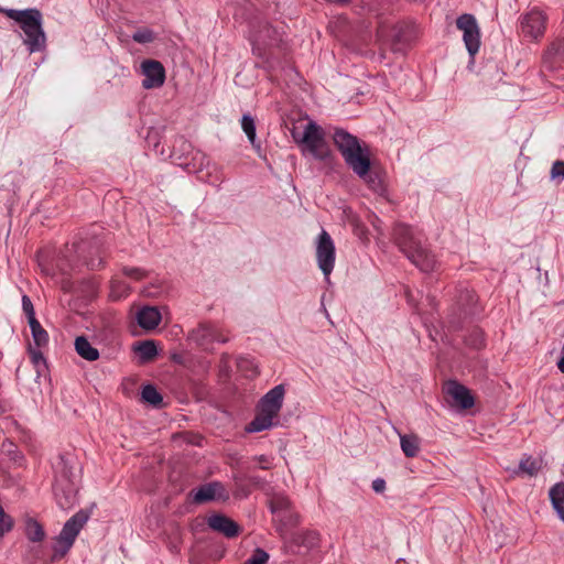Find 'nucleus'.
<instances>
[{
	"instance_id": "nucleus-1",
	"label": "nucleus",
	"mask_w": 564,
	"mask_h": 564,
	"mask_svg": "<svg viewBox=\"0 0 564 564\" xmlns=\"http://www.w3.org/2000/svg\"><path fill=\"white\" fill-rule=\"evenodd\" d=\"M333 142L346 165L362 180L373 193L384 196L387 185L383 170L371 162L369 147L343 128H336Z\"/></svg>"
},
{
	"instance_id": "nucleus-2",
	"label": "nucleus",
	"mask_w": 564,
	"mask_h": 564,
	"mask_svg": "<svg viewBox=\"0 0 564 564\" xmlns=\"http://www.w3.org/2000/svg\"><path fill=\"white\" fill-rule=\"evenodd\" d=\"M392 238L399 249L422 272H431L435 269V256L422 245L421 237L412 227L397 223L392 229Z\"/></svg>"
},
{
	"instance_id": "nucleus-3",
	"label": "nucleus",
	"mask_w": 564,
	"mask_h": 564,
	"mask_svg": "<svg viewBox=\"0 0 564 564\" xmlns=\"http://www.w3.org/2000/svg\"><path fill=\"white\" fill-rule=\"evenodd\" d=\"M90 514L91 509H80L64 523L52 546V562L62 560L69 552L80 530L89 520Z\"/></svg>"
},
{
	"instance_id": "nucleus-4",
	"label": "nucleus",
	"mask_w": 564,
	"mask_h": 564,
	"mask_svg": "<svg viewBox=\"0 0 564 564\" xmlns=\"http://www.w3.org/2000/svg\"><path fill=\"white\" fill-rule=\"evenodd\" d=\"M292 138L302 147L303 151H308L318 161L324 162L332 156V152L324 138V130L314 121H308L303 132L293 129Z\"/></svg>"
},
{
	"instance_id": "nucleus-5",
	"label": "nucleus",
	"mask_w": 564,
	"mask_h": 564,
	"mask_svg": "<svg viewBox=\"0 0 564 564\" xmlns=\"http://www.w3.org/2000/svg\"><path fill=\"white\" fill-rule=\"evenodd\" d=\"M269 509L278 522L276 531L283 533L286 529L297 527L301 521L300 514L293 509L289 497L276 494L269 500Z\"/></svg>"
},
{
	"instance_id": "nucleus-6",
	"label": "nucleus",
	"mask_w": 564,
	"mask_h": 564,
	"mask_svg": "<svg viewBox=\"0 0 564 564\" xmlns=\"http://www.w3.org/2000/svg\"><path fill=\"white\" fill-rule=\"evenodd\" d=\"M25 34L24 44L30 53L42 52L46 47V35L42 26V13L36 9L20 26Z\"/></svg>"
},
{
	"instance_id": "nucleus-7",
	"label": "nucleus",
	"mask_w": 564,
	"mask_h": 564,
	"mask_svg": "<svg viewBox=\"0 0 564 564\" xmlns=\"http://www.w3.org/2000/svg\"><path fill=\"white\" fill-rule=\"evenodd\" d=\"M456 26L463 31V40L471 59L480 47V30L476 18L470 13H464L456 20Z\"/></svg>"
},
{
	"instance_id": "nucleus-8",
	"label": "nucleus",
	"mask_w": 564,
	"mask_h": 564,
	"mask_svg": "<svg viewBox=\"0 0 564 564\" xmlns=\"http://www.w3.org/2000/svg\"><path fill=\"white\" fill-rule=\"evenodd\" d=\"M446 402L458 410H468L474 406L475 398L471 391L457 380H448L443 388Z\"/></svg>"
},
{
	"instance_id": "nucleus-9",
	"label": "nucleus",
	"mask_w": 564,
	"mask_h": 564,
	"mask_svg": "<svg viewBox=\"0 0 564 564\" xmlns=\"http://www.w3.org/2000/svg\"><path fill=\"white\" fill-rule=\"evenodd\" d=\"M335 259L336 253L334 241L330 235L323 229L317 237L316 260L318 268L325 276H328L334 270Z\"/></svg>"
},
{
	"instance_id": "nucleus-10",
	"label": "nucleus",
	"mask_w": 564,
	"mask_h": 564,
	"mask_svg": "<svg viewBox=\"0 0 564 564\" xmlns=\"http://www.w3.org/2000/svg\"><path fill=\"white\" fill-rule=\"evenodd\" d=\"M321 535L316 530H301L291 535L289 544L285 546L288 553L307 554L319 546Z\"/></svg>"
},
{
	"instance_id": "nucleus-11",
	"label": "nucleus",
	"mask_w": 564,
	"mask_h": 564,
	"mask_svg": "<svg viewBox=\"0 0 564 564\" xmlns=\"http://www.w3.org/2000/svg\"><path fill=\"white\" fill-rule=\"evenodd\" d=\"M546 15L539 9H532L521 15L520 29L525 37L539 40L545 33Z\"/></svg>"
},
{
	"instance_id": "nucleus-12",
	"label": "nucleus",
	"mask_w": 564,
	"mask_h": 564,
	"mask_svg": "<svg viewBox=\"0 0 564 564\" xmlns=\"http://www.w3.org/2000/svg\"><path fill=\"white\" fill-rule=\"evenodd\" d=\"M78 460L76 455L72 453H61L56 456L52 463L54 470V480L64 482H76L78 469Z\"/></svg>"
},
{
	"instance_id": "nucleus-13",
	"label": "nucleus",
	"mask_w": 564,
	"mask_h": 564,
	"mask_svg": "<svg viewBox=\"0 0 564 564\" xmlns=\"http://www.w3.org/2000/svg\"><path fill=\"white\" fill-rule=\"evenodd\" d=\"M477 305L478 296L473 290L464 286H459L456 290L453 314L458 321L476 314L478 311Z\"/></svg>"
},
{
	"instance_id": "nucleus-14",
	"label": "nucleus",
	"mask_w": 564,
	"mask_h": 564,
	"mask_svg": "<svg viewBox=\"0 0 564 564\" xmlns=\"http://www.w3.org/2000/svg\"><path fill=\"white\" fill-rule=\"evenodd\" d=\"M193 501L195 503H205L214 500L226 501L229 494L220 481H212L199 486L196 490H192Z\"/></svg>"
},
{
	"instance_id": "nucleus-15",
	"label": "nucleus",
	"mask_w": 564,
	"mask_h": 564,
	"mask_svg": "<svg viewBox=\"0 0 564 564\" xmlns=\"http://www.w3.org/2000/svg\"><path fill=\"white\" fill-rule=\"evenodd\" d=\"M144 75L142 87L145 89L160 88L165 82V69L161 62L155 59H145L141 64Z\"/></svg>"
},
{
	"instance_id": "nucleus-16",
	"label": "nucleus",
	"mask_w": 564,
	"mask_h": 564,
	"mask_svg": "<svg viewBox=\"0 0 564 564\" xmlns=\"http://www.w3.org/2000/svg\"><path fill=\"white\" fill-rule=\"evenodd\" d=\"M79 256L82 257L84 264L89 270H99L104 267L105 261L99 239L82 242L79 247Z\"/></svg>"
},
{
	"instance_id": "nucleus-17",
	"label": "nucleus",
	"mask_w": 564,
	"mask_h": 564,
	"mask_svg": "<svg viewBox=\"0 0 564 564\" xmlns=\"http://www.w3.org/2000/svg\"><path fill=\"white\" fill-rule=\"evenodd\" d=\"M53 491L57 505L63 510L70 509L77 501L78 488L76 482L54 480Z\"/></svg>"
},
{
	"instance_id": "nucleus-18",
	"label": "nucleus",
	"mask_w": 564,
	"mask_h": 564,
	"mask_svg": "<svg viewBox=\"0 0 564 564\" xmlns=\"http://www.w3.org/2000/svg\"><path fill=\"white\" fill-rule=\"evenodd\" d=\"M207 524L213 531L224 534L227 539L237 538L241 533V527L236 521L221 513L209 516Z\"/></svg>"
},
{
	"instance_id": "nucleus-19",
	"label": "nucleus",
	"mask_w": 564,
	"mask_h": 564,
	"mask_svg": "<svg viewBox=\"0 0 564 564\" xmlns=\"http://www.w3.org/2000/svg\"><path fill=\"white\" fill-rule=\"evenodd\" d=\"M285 394L283 384H278L269 390L259 401L258 409L278 416L282 409Z\"/></svg>"
},
{
	"instance_id": "nucleus-20",
	"label": "nucleus",
	"mask_w": 564,
	"mask_h": 564,
	"mask_svg": "<svg viewBox=\"0 0 564 564\" xmlns=\"http://www.w3.org/2000/svg\"><path fill=\"white\" fill-rule=\"evenodd\" d=\"M543 65L550 70H556L564 65V37L553 42L543 55Z\"/></svg>"
},
{
	"instance_id": "nucleus-21",
	"label": "nucleus",
	"mask_w": 564,
	"mask_h": 564,
	"mask_svg": "<svg viewBox=\"0 0 564 564\" xmlns=\"http://www.w3.org/2000/svg\"><path fill=\"white\" fill-rule=\"evenodd\" d=\"M215 329L216 327L210 322H200L189 332L188 339L199 347H206L213 344Z\"/></svg>"
},
{
	"instance_id": "nucleus-22",
	"label": "nucleus",
	"mask_w": 564,
	"mask_h": 564,
	"mask_svg": "<svg viewBox=\"0 0 564 564\" xmlns=\"http://www.w3.org/2000/svg\"><path fill=\"white\" fill-rule=\"evenodd\" d=\"M161 313L154 306H144L137 314V321L141 328L145 330L154 329L161 322Z\"/></svg>"
},
{
	"instance_id": "nucleus-23",
	"label": "nucleus",
	"mask_w": 564,
	"mask_h": 564,
	"mask_svg": "<svg viewBox=\"0 0 564 564\" xmlns=\"http://www.w3.org/2000/svg\"><path fill=\"white\" fill-rule=\"evenodd\" d=\"M133 350L138 354L141 364L153 360L159 354L156 344L152 339L135 341Z\"/></svg>"
},
{
	"instance_id": "nucleus-24",
	"label": "nucleus",
	"mask_w": 564,
	"mask_h": 564,
	"mask_svg": "<svg viewBox=\"0 0 564 564\" xmlns=\"http://www.w3.org/2000/svg\"><path fill=\"white\" fill-rule=\"evenodd\" d=\"M274 417L272 414L259 410L252 421L246 425L245 431L247 433H258L268 430L273 425L272 420Z\"/></svg>"
},
{
	"instance_id": "nucleus-25",
	"label": "nucleus",
	"mask_w": 564,
	"mask_h": 564,
	"mask_svg": "<svg viewBox=\"0 0 564 564\" xmlns=\"http://www.w3.org/2000/svg\"><path fill=\"white\" fill-rule=\"evenodd\" d=\"M549 497L553 509L556 511L558 518L564 522V482H556L551 487Z\"/></svg>"
},
{
	"instance_id": "nucleus-26",
	"label": "nucleus",
	"mask_w": 564,
	"mask_h": 564,
	"mask_svg": "<svg viewBox=\"0 0 564 564\" xmlns=\"http://www.w3.org/2000/svg\"><path fill=\"white\" fill-rule=\"evenodd\" d=\"M542 468V458H533L530 455H524L517 469L513 470V475L527 474L529 476H535Z\"/></svg>"
},
{
	"instance_id": "nucleus-27",
	"label": "nucleus",
	"mask_w": 564,
	"mask_h": 564,
	"mask_svg": "<svg viewBox=\"0 0 564 564\" xmlns=\"http://www.w3.org/2000/svg\"><path fill=\"white\" fill-rule=\"evenodd\" d=\"M75 350L84 359L95 361L99 358V351L93 347L85 336H78L75 339Z\"/></svg>"
},
{
	"instance_id": "nucleus-28",
	"label": "nucleus",
	"mask_w": 564,
	"mask_h": 564,
	"mask_svg": "<svg viewBox=\"0 0 564 564\" xmlns=\"http://www.w3.org/2000/svg\"><path fill=\"white\" fill-rule=\"evenodd\" d=\"M141 401L151 405L152 408L160 409L164 405L163 397L155 386L145 384L141 391Z\"/></svg>"
},
{
	"instance_id": "nucleus-29",
	"label": "nucleus",
	"mask_w": 564,
	"mask_h": 564,
	"mask_svg": "<svg viewBox=\"0 0 564 564\" xmlns=\"http://www.w3.org/2000/svg\"><path fill=\"white\" fill-rule=\"evenodd\" d=\"M400 445L408 458L415 457L420 452V438L415 434L400 435Z\"/></svg>"
},
{
	"instance_id": "nucleus-30",
	"label": "nucleus",
	"mask_w": 564,
	"mask_h": 564,
	"mask_svg": "<svg viewBox=\"0 0 564 564\" xmlns=\"http://www.w3.org/2000/svg\"><path fill=\"white\" fill-rule=\"evenodd\" d=\"M257 41H260L265 45L273 46L281 41V37L278 30L270 23L265 22L257 34Z\"/></svg>"
},
{
	"instance_id": "nucleus-31",
	"label": "nucleus",
	"mask_w": 564,
	"mask_h": 564,
	"mask_svg": "<svg viewBox=\"0 0 564 564\" xmlns=\"http://www.w3.org/2000/svg\"><path fill=\"white\" fill-rule=\"evenodd\" d=\"M25 535L31 542H42L45 538V531L39 521L30 518L25 522Z\"/></svg>"
},
{
	"instance_id": "nucleus-32",
	"label": "nucleus",
	"mask_w": 564,
	"mask_h": 564,
	"mask_svg": "<svg viewBox=\"0 0 564 564\" xmlns=\"http://www.w3.org/2000/svg\"><path fill=\"white\" fill-rule=\"evenodd\" d=\"M241 128L248 140L256 147V122L251 115L245 113L241 118Z\"/></svg>"
},
{
	"instance_id": "nucleus-33",
	"label": "nucleus",
	"mask_w": 564,
	"mask_h": 564,
	"mask_svg": "<svg viewBox=\"0 0 564 564\" xmlns=\"http://www.w3.org/2000/svg\"><path fill=\"white\" fill-rule=\"evenodd\" d=\"M35 10H36L35 8L24 9V10L6 9V10H2V12H4V14L8 18L18 22L21 26L24 23V20L29 19L30 15H32V13Z\"/></svg>"
},
{
	"instance_id": "nucleus-34",
	"label": "nucleus",
	"mask_w": 564,
	"mask_h": 564,
	"mask_svg": "<svg viewBox=\"0 0 564 564\" xmlns=\"http://www.w3.org/2000/svg\"><path fill=\"white\" fill-rule=\"evenodd\" d=\"M131 37L135 43L148 44L155 40V33L149 28H141L137 30Z\"/></svg>"
},
{
	"instance_id": "nucleus-35",
	"label": "nucleus",
	"mask_w": 564,
	"mask_h": 564,
	"mask_svg": "<svg viewBox=\"0 0 564 564\" xmlns=\"http://www.w3.org/2000/svg\"><path fill=\"white\" fill-rule=\"evenodd\" d=\"M31 334H32V338H33V345L35 347L43 348V347L47 346L48 334L42 326Z\"/></svg>"
},
{
	"instance_id": "nucleus-36",
	"label": "nucleus",
	"mask_w": 564,
	"mask_h": 564,
	"mask_svg": "<svg viewBox=\"0 0 564 564\" xmlns=\"http://www.w3.org/2000/svg\"><path fill=\"white\" fill-rule=\"evenodd\" d=\"M269 554L261 547H257L245 564H267Z\"/></svg>"
},
{
	"instance_id": "nucleus-37",
	"label": "nucleus",
	"mask_w": 564,
	"mask_h": 564,
	"mask_svg": "<svg viewBox=\"0 0 564 564\" xmlns=\"http://www.w3.org/2000/svg\"><path fill=\"white\" fill-rule=\"evenodd\" d=\"M122 273L126 276L131 278L135 281H141V280L145 279L149 274L148 271H145L141 268H135V267H123Z\"/></svg>"
},
{
	"instance_id": "nucleus-38",
	"label": "nucleus",
	"mask_w": 564,
	"mask_h": 564,
	"mask_svg": "<svg viewBox=\"0 0 564 564\" xmlns=\"http://www.w3.org/2000/svg\"><path fill=\"white\" fill-rule=\"evenodd\" d=\"M13 527V520L8 516L3 508L0 506V539Z\"/></svg>"
},
{
	"instance_id": "nucleus-39",
	"label": "nucleus",
	"mask_w": 564,
	"mask_h": 564,
	"mask_svg": "<svg viewBox=\"0 0 564 564\" xmlns=\"http://www.w3.org/2000/svg\"><path fill=\"white\" fill-rule=\"evenodd\" d=\"M468 345H470L471 347L476 348V349H480L481 347H484L485 345V339H484V335L480 330L478 329H475L469 338H468Z\"/></svg>"
},
{
	"instance_id": "nucleus-40",
	"label": "nucleus",
	"mask_w": 564,
	"mask_h": 564,
	"mask_svg": "<svg viewBox=\"0 0 564 564\" xmlns=\"http://www.w3.org/2000/svg\"><path fill=\"white\" fill-rule=\"evenodd\" d=\"M29 355L31 357V360L34 365H39L40 362L46 364V360L44 358L43 352L41 351V348L35 347L34 345L29 346Z\"/></svg>"
},
{
	"instance_id": "nucleus-41",
	"label": "nucleus",
	"mask_w": 564,
	"mask_h": 564,
	"mask_svg": "<svg viewBox=\"0 0 564 564\" xmlns=\"http://www.w3.org/2000/svg\"><path fill=\"white\" fill-rule=\"evenodd\" d=\"M237 479L247 481L249 485H252L256 488H263L265 485L264 479H262L259 476H253V475H241Z\"/></svg>"
},
{
	"instance_id": "nucleus-42",
	"label": "nucleus",
	"mask_w": 564,
	"mask_h": 564,
	"mask_svg": "<svg viewBox=\"0 0 564 564\" xmlns=\"http://www.w3.org/2000/svg\"><path fill=\"white\" fill-rule=\"evenodd\" d=\"M551 178H564V161L557 160L551 167Z\"/></svg>"
},
{
	"instance_id": "nucleus-43",
	"label": "nucleus",
	"mask_w": 564,
	"mask_h": 564,
	"mask_svg": "<svg viewBox=\"0 0 564 564\" xmlns=\"http://www.w3.org/2000/svg\"><path fill=\"white\" fill-rule=\"evenodd\" d=\"M22 310L26 317L35 314L33 303L31 299L25 294L22 296Z\"/></svg>"
},
{
	"instance_id": "nucleus-44",
	"label": "nucleus",
	"mask_w": 564,
	"mask_h": 564,
	"mask_svg": "<svg viewBox=\"0 0 564 564\" xmlns=\"http://www.w3.org/2000/svg\"><path fill=\"white\" fill-rule=\"evenodd\" d=\"M61 289L65 293H75L76 292L75 283L70 279H67V278L62 279Z\"/></svg>"
},
{
	"instance_id": "nucleus-45",
	"label": "nucleus",
	"mask_w": 564,
	"mask_h": 564,
	"mask_svg": "<svg viewBox=\"0 0 564 564\" xmlns=\"http://www.w3.org/2000/svg\"><path fill=\"white\" fill-rule=\"evenodd\" d=\"M372 489L377 494H382L386 489V481L382 478H377L372 481Z\"/></svg>"
},
{
	"instance_id": "nucleus-46",
	"label": "nucleus",
	"mask_w": 564,
	"mask_h": 564,
	"mask_svg": "<svg viewBox=\"0 0 564 564\" xmlns=\"http://www.w3.org/2000/svg\"><path fill=\"white\" fill-rule=\"evenodd\" d=\"M28 323L31 328V333H33L34 330L42 326L41 323L36 319L35 314L28 316Z\"/></svg>"
},
{
	"instance_id": "nucleus-47",
	"label": "nucleus",
	"mask_w": 564,
	"mask_h": 564,
	"mask_svg": "<svg viewBox=\"0 0 564 564\" xmlns=\"http://www.w3.org/2000/svg\"><path fill=\"white\" fill-rule=\"evenodd\" d=\"M228 340H229V338L227 336H224L223 334H220L217 328L215 329L213 343L217 341V343L225 344Z\"/></svg>"
},
{
	"instance_id": "nucleus-48",
	"label": "nucleus",
	"mask_w": 564,
	"mask_h": 564,
	"mask_svg": "<svg viewBox=\"0 0 564 564\" xmlns=\"http://www.w3.org/2000/svg\"><path fill=\"white\" fill-rule=\"evenodd\" d=\"M171 360L175 364L182 365L183 364V356L181 354H173L171 356Z\"/></svg>"
},
{
	"instance_id": "nucleus-49",
	"label": "nucleus",
	"mask_w": 564,
	"mask_h": 564,
	"mask_svg": "<svg viewBox=\"0 0 564 564\" xmlns=\"http://www.w3.org/2000/svg\"><path fill=\"white\" fill-rule=\"evenodd\" d=\"M8 445H9V447H14V448H15V445H14L13 443H11V442H9V444H8ZM8 452H9L10 454H11V453H13V454H14V456H13L12 458L15 460V459H17V456H18V454H19V452H18L17 449L12 451V448H9V449H8Z\"/></svg>"
},
{
	"instance_id": "nucleus-50",
	"label": "nucleus",
	"mask_w": 564,
	"mask_h": 564,
	"mask_svg": "<svg viewBox=\"0 0 564 564\" xmlns=\"http://www.w3.org/2000/svg\"><path fill=\"white\" fill-rule=\"evenodd\" d=\"M256 459L261 464L268 463V457L265 455L257 456Z\"/></svg>"
},
{
	"instance_id": "nucleus-51",
	"label": "nucleus",
	"mask_w": 564,
	"mask_h": 564,
	"mask_svg": "<svg viewBox=\"0 0 564 564\" xmlns=\"http://www.w3.org/2000/svg\"><path fill=\"white\" fill-rule=\"evenodd\" d=\"M145 293H147L148 295H155L158 292H156V291H152V290H151V288H147V289H145Z\"/></svg>"
},
{
	"instance_id": "nucleus-52",
	"label": "nucleus",
	"mask_w": 564,
	"mask_h": 564,
	"mask_svg": "<svg viewBox=\"0 0 564 564\" xmlns=\"http://www.w3.org/2000/svg\"><path fill=\"white\" fill-rule=\"evenodd\" d=\"M406 296H408V301L411 302L412 297H411L410 292H406Z\"/></svg>"
},
{
	"instance_id": "nucleus-53",
	"label": "nucleus",
	"mask_w": 564,
	"mask_h": 564,
	"mask_svg": "<svg viewBox=\"0 0 564 564\" xmlns=\"http://www.w3.org/2000/svg\"><path fill=\"white\" fill-rule=\"evenodd\" d=\"M260 468L262 469H268L269 467L264 466V465H261Z\"/></svg>"
}]
</instances>
